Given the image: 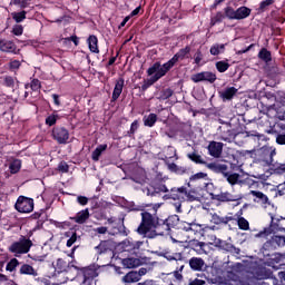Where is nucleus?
<instances>
[{"label":"nucleus","mask_w":285,"mask_h":285,"mask_svg":"<svg viewBox=\"0 0 285 285\" xmlns=\"http://www.w3.org/2000/svg\"><path fill=\"white\" fill-rule=\"evenodd\" d=\"M141 222L137 228L138 235L148 236L153 239L157 236L170 235V228L175 227L173 223L174 217L159 218L157 214H150L149 212H142Z\"/></svg>","instance_id":"f257e3e1"},{"label":"nucleus","mask_w":285,"mask_h":285,"mask_svg":"<svg viewBox=\"0 0 285 285\" xmlns=\"http://www.w3.org/2000/svg\"><path fill=\"white\" fill-rule=\"evenodd\" d=\"M277 155V150L271 146H263L257 150L258 161L265 164V166H273V170L276 175H284L285 164L275 165L273 157Z\"/></svg>","instance_id":"f03ea898"},{"label":"nucleus","mask_w":285,"mask_h":285,"mask_svg":"<svg viewBox=\"0 0 285 285\" xmlns=\"http://www.w3.org/2000/svg\"><path fill=\"white\" fill-rule=\"evenodd\" d=\"M188 264L189 268L195 273H202L205 271V273L208 274L206 277L207 279H217V269L213 266H208L204 258L194 256L188 261Z\"/></svg>","instance_id":"7ed1b4c3"},{"label":"nucleus","mask_w":285,"mask_h":285,"mask_svg":"<svg viewBox=\"0 0 285 285\" xmlns=\"http://www.w3.org/2000/svg\"><path fill=\"white\" fill-rule=\"evenodd\" d=\"M277 105V97L275 94L271 91H261L258 94V102L257 108L263 112V115H267L275 106Z\"/></svg>","instance_id":"20e7f679"},{"label":"nucleus","mask_w":285,"mask_h":285,"mask_svg":"<svg viewBox=\"0 0 285 285\" xmlns=\"http://www.w3.org/2000/svg\"><path fill=\"white\" fill-rule=\"evenodd\" d=\"M32 246H33L32 240L21 235L17 242H13L9 246L8 250L9 253H12L14 257H19V255H26L30 253V249L32 248Z\"/></svg>","instance_id":"39448f33"},{"label":"nucleus","mask_w":285,"mask_h":285,"mask_svg":"<svg viewBox=\"0 0 285 285\" xmlns=\"http://www.w3.org/2000/svg\"><path fill=\"white\" fill-rule=\"evenodd\" d=\"M210 168L212 173H215L216 175H223V177L226 179V181L229 183L230 186H237V184H242V180H239L242 176L237 173L228 171V165L217 163L216 166H212Z\"/></svg>","instance_id":"423d86ee"},{"label":"nucleus","mask_w":285,"mask_h":285,"mask_svg":"<svg viewBox=\"0 0 285 285\" xmlns=\"http://www.w3.org/2000/svg\"><path fill=\"white\" fill-rule=\"evenodd\" d=\"M285 246V236L283 235H273L271 239L266 240L262 247L263 255H269L268 253H275L279 248Z\"/></svg>","instance_id":"0eeeda50"},{"label":"nucleus","mask_w":285,"mask_h":285,"mask_svg":"<svg viewBox=\"0 0 285 285\" xmlns=\"http://www.w3.org/2000/svg\"><path fill=\"white\" fill-rule=\"evenodd\" d=\"M186 187H173L167 194L163 196V199H173L174 202H178V205H176L177 212L181 209V203L186 202Z\"/></svg>","instance_id":"6e6552de"},{"label":"nucleus","mask_w":285,"mask_h":285,"mask_svg":"<svg viewBox=\"0 0 285 285\" xmlns=\"http://www.w3.org/2000/svg\"><path fill=\"white\" fill-rule=\"evenodd\" d=\"M284 217L275 218L272 216V222L269 227L264 228L258 234L255 235V237H268V235H273V233H279L282 230H285L284 227L279 225V222H282Z\"/></svg>","instance_id":"1a4fd4ad"},{"label":"nucleus","mask_w":285,"mask_h":285,"mask_svg":"<svg viewBox=\"0 0 285 285\" xmlns=\"http://www.w3.org/2000/svg\"><path fill=\"white\" fill-rule=\"evenodd\" d=\"M14 208L18 213H32L35 210V199L26 196H19Z\"/></svg>","instance_id":"9d476101"},{"label":"nucleus","mask_w":285,"mask_h":285,"mask_svg":"<svg viewBox=\"0 0 285 285\" xmlns=\"http://www.w3.org/2000/svg\"><path fill=\"white\" fill-rule=\"evenodd\" d=\"M80 271L83 276L81 285H92V279H95V277H99V267L95 264L82 267Z\"/></svg>","instance_id":"9b49d317"},{"label":"nucleus","mask_w":285,"mask_h":285,"mask_svg":"<svg viewBox=\"0 0 285 285\" xmlns=\"http://www.w3.org/2000/svg\"><path fill=\"white\" fill-rule=\"evenodd\" d=\"M51 136L57 144H68V139H70V131H68L66 127L57 126L53 127Z\"/></svg>","instance_id":"f8f14e48"},{"label":"nucleus","mask_w":285,"mask_h":285,"mask_svg":"<svg viewBox=\"0 0 285 285\" xmlns=\"http://www.w3.org/2000/svg\"><path fill=\"white\" fill-rule=\"evenodd\" d=\"M191 81H194V83H200L202 81H207V83H215V81H217V75L212 71H202L193 75Z\"/></svg>","instance_id":"ddd939ff"},{"label":"nucleus","mask_w":285,"mask_h":285,"mask_svg":"<svg viewBox=\"0 0 285 285\" xmlns=\"http://www.w3.org/2000/svg\"><path fill=\"white\" fill-rule=\"evenodd\" d=\"M187 157L190 159V161H193L194 164H200L202 166H205L206 168H208V170H213L212 166H217V161L214 163H208L206 161L202 155L197 154V151H193L187 154Z\"/></svg>","instance_id":"4468645a"},{"label":"nucleus","mask_w":285,"mask_h":285,"mask_svg":"<svg viewBox=\"0 0 285 285\" xmlns=\"http://www.w3.org/2000/svg\"><path fill=\"white\" fill-rule=\"evenodd\" d=\"M71 222H75V224H79L82 226L83 224L88 223V219H90V209L85 208L78 213H76L75 216L69 217Z\"/></svg>","instance_id":"2eb2a0df"},{"label":"nucleus","mask_w":285,"mask_h":285,"mask_svg":"<svg viewBox=\"0 0 285 285\" xmlns=\"http://www.w3.org/2000/svg\"><path fill=\"white\" fill-rule=\"evenodd\" d=\"M119 246L125 253H137V250H139L141 246V242H134V240H130V238H127L122 240L119 244Z\"/></svg>","instance_id":"dca6fc26"},{"label":"nucleus","mask_w":285,"mask_h":285,"mask_svg":"<svg viewBox=\"0 0 285 285\" xmlns=\"http://www.w3.org/2000/svg\"><path fill=\"white\" fill-rule=\"evenodd\" d=\"M218 134L220 135V139L223 141H230L235 140V137H237V132H235V129H230V127H218Z\"/></svg>","instance_id":"f3484780"},{"label":"nucleus","mask_w":285,"mask_h":285,"mask_svg":"<svg viewBox=\"0 0 285 285\" xmlns=\"http://www.w3.org/2000/svg\"><path fill=\"white\" fill-rule=\"evenodd\" d=\"M207 149L210 157H215L217 159L222 157V151L224 150V144L213 140L209 142Z\"/></svg>","instance_id":"a211bd4d"},{"label":"nucleus","mask_w":285,"mask_h":285,"mask_svg":"<svg viewBox=\"0 0 285 285\" xmlns=\"http://www.w3.org/2000/svg\"><path fill=\"white\" fill-rule=\"evenodd\" d=\"M212 199L226 204L228 202H237V196L230 194V191H222L220 194H212Z\"/></svg>","instance_id":"6ab92c4d"},{"label":"nucleus","mask_w":285,"mask_h":285,"mask_svg":"<svg viewBox=\"0 0 285 285\" xmlns=\"http://www.w3.org/2000/svg\"><path fill=\"white\" fill-rule=\"evenodd\" d=\"M271 119H279V121H284L285 119V111L279 104L276 102L275 107L269 109L268 114Z\"/></svg>","instance_id":"aec40b11"},{"label":"nucleus","mask_w":285,"mask_h":285,"mask_svg":"<svg viewBox=\"0 0 285 285\" xmlns=\"http://www.w3.org/2000/svg\"><path fill=\"white\" fill-rule=\"evenodd\" d=\"M175 66H177V62L171 58L169 59L167 62H165L163 66L160 65V69L159 71L156 73V76L158 78L161 79V77H166V75H168V72H170V70H173V68H175Z\"/></svg>","instance_id":"412c9836"},{"label":"nucleus","mask_w":285,"mask_h":285,"mask_svg":"<svg viewBox=\"0 0 285 285\" xmlns=\"http://www.w3.org/2000/svg\"><path fill=\"white\" fill-rule=\"evenodd\" d=\"M267 257V263L269 266H274L275 264H282L284 262L285 256L282 253L268 252V255H264Z\"/></svg>","instance_id":"4be33fe9"},{"label":"nucleus","mask_w":285,"mask_h":285,"mask_svg":"<svg viewBox=\"0 0 285 285\" xmlns=\"http://www.w3.org/2000/svg\"><path fill=\"white\" fill-rule=\"evenodd\" d=\"M159 193H169L168 187L165 184H156L147 188V195L150 197H157Z\"/></svg>","instance_id":"5701e85b"},{"label":"nucleus","mask_w":285,"mask_h":285,"mask_svg":"<svg viewBox=\"0 0 285 285\" xmlns=\"http://www.w3.org/2000/svg\"><path fill=\"white\" fill-rule=\"evenodd\" d=\"M212 222L216 226H226V224H228L229 222H235V217L233 216V214H229V216H219L217 214H214L212 216Z\"/></svg>","instance_id":"b1692460"},{"label":"nucleus","mask_w":285,"mask_h":285,"mask_svg":"<svg viewBox=\"0 0 285 285\" xmlns=\"http://www.w3.org/2000/svg\"><path fill=\"white\" fill-rule=\"evenodd\" d=\"M218 247L220 248V250H225L226 253H234L235 255H239V253H242V249L235 247V245L226 240H219Z\"/></svg>","instance_id":"393cba45"},{"label":"nucleus","mask_w":285,"mask_h":285,"mask_svg":"<svg viewBox=\"0 0 285 285\" xmlns=\"http://www.w3.org/2000/svg\"><path fill=\"white\" fill-rule=\"evenodd\" d=\"M124 83L125 80L124 78H119L116 81L114 91H112V96H111V101H117V99H119V97H121V92H124Z\"/></svg>","instance_id":"a878e982"},{"label":"nucleus","mask_w":285,"mask_h":285,"mask_svg":"<svg viewBox=\"0 0 285 285\" xmlns=\"http://www.w3.org/2000/svg\"><path fill=\"white\" fill-rule=\"evenodd\" d=\"M190 46H186L185 48L183 49H179L178 52H176L174 56H173V60H175V62L177 63L179 60L180 61H184V59H188V56L190 55Z\"/></svg>","instance_id":"bb28decb"},{"label":"nucleus","mask_w":285,"mask_h":285,"mask_svg":"<svg viewBox=\"0 0 285 285\" xmlns=\"http://www.w3.org/2000/svg\"><path fill=\"white\" fill-rule=\"evenodd\" d=\"M88 48L90 52H94L95 55H99V39L97 36L91 35L87 39Z\"/></svg>","instance_id":"cd10ccee"},{"label":"nucleus","mask_w":285,"mask_h":285,"mask_svg":"<svg viewBox=\"0 0 285 285\" xmlns=\"http://www.w3.org/2000/svg\"><path fill=\"white\" fill-rule=\"evenodd\" d=\"M250 12H253V10L246 6L239 7L238 9H236V21H242L244 19H248V17H250Z\"/></svg>","instance_id":"c85d7f7f"},{"label":"nucleus","mask_w":285,"mask_h":285,"mask_svg":"<svg viewBox=\"0 0 285 285\" xmlns=\"http://www.w3.org/2000/svg\"><path fill=\"white\" fill-rule=\"evenodd\" d=\"M254 277H256V279H267L268 277V272L266 271V267L262 266V265H256L253 271H252Z\"/></svg>","instance_id":"c756f323"},{"label":"nucleus","mask_w":285,"mask_h":285,"mask_svg":"<svg viewBox=\"0 0 285 285\" xmlns=\"http://www.w3.org/2000/svg\"><path fill=\"white\" fill-rule=\"evenodd\" d=\"M19 274L20 275H29L31 277H37V275H39V273H37V269H35V267H32V265L26 264V263H23L20 266Z\"/></svg>","instance_id":"7c9ffc66"},{"label":"nucleus","mask_w":285,"mask_h":285,"mask_svg":"<svg viewBox=\"0 0 285 285\" xmlns=\"http://www.w3.org/2000/svg\"><path fill=\"white\" fill-rule=\"evenodd\" d=\"M112 235H121V237H128V235H130V230L126 228L124 222H119L118 224H116V226H114Z\"/></svg>","instance_id":"2f4dec72"},{"label":"nucleus","mask_w":285,"mask_h":285,"mask_svg":"<svg viewBox=\"0 0 285 285\" xmlns=\"http://www.w3.org/2000/svg\"><path fill=\"white\" fill-rule=\"evenodd\" d=\"M121 282L122 284H137L139 282V274L136 271H131L122 276Z\"/></svg>","instance_id":"473e14b6"},{"label":"nucleus","mask_w":285,"mask_h":285,"mask_svg":"<svg viewBox=\"0 0 285 285\" xmlns=\"http://www.w3.org/2000/svg\"><path fill=\"white\" fill-rule=\"evenodd\" d=\"M124 268H137L141 264V259L135 257H128L121 259Z\"/></svg>","instance_id":"72a5a7b5"},{"label":"nucleus","mask_w":285,"mask_h":285,"mask_svg":"<svg viewBox=\"0 0 285 285\" xmlns=\"http://www.w3.org/2000/svg\"><path fill=\"white\" fill-rule=\"evenodd\" d=\"M164 257L165 259H167V262H185L186 261V256L181 252L174 253V254L165 253Z\"/></svg>","instance_id":"f704fd0d"},{"label":"nucleus","mask_w":285,"mask_h":285,"mask_svg":"<svg viewBox=\"0 0 285 285\" xmlns=\"http://www.w3.org/2000/svg\"><path fill=\"white\" fill-rule=\"evenodd\" d=\"M65 237H69L66 244L67 248H72L77 244V240L81 239V236L77 232H66Z\"/></svg>","instance_id":"c9c22d12"},{"label":"nucleus","mask_w":285,"mask_h":285,"mask_svg":"<svg viewBox=\"0 0 285 285\" xmlns=\"http://www.w3.org/2000/svg\"><path fill=\"white\" fill-rule=\"evenodd\" d=\"M1 52H14L17 50V45L12 41L0 40Z\"/></svg>","instance_id":"e433bc0d"},{"label":"nucleus","mask_w":285,"mask_h":285,"mask_svg":"<svg viewBox=\"0 0 285 285\" xmlns=\"http://www.w3.org/2000/svg\"><path fill=\"white\" fill-rule=\"evenodd\" d=\"M105 150H108L107 144L98 145L91 154L92 161H99V158L105 153Z\"/></svg>","instance_id":"4c0bfd02"},{"label":"nucleus","mask_w":285,"mask_h":285,"mask_svg":"<svg viewBox=\"0 0 285 285\" xmlns=\"http://www.w3.org/2000/svg\"><path fill=\"white\" fill-rule=\"evenodd\" d=\"M237 95V88L228 87L222 94L220 97L224 101H230Z\"/></svg>","instance_id":"58836bf2"},{"label":"nucleus","mask_w":285,"mask_h":285,"mask_svg":"<svg viewBox=\"0 0 285 285\" xmlns=\"http://www.w3.org/2000/svg\"><path fill=\"white\" fill-rule=\"evenodd\" d=\"M258 59L264 61V63H271L273 61V53L268 49L262 48L258 52Z\"/></svg>","instance_id":"ea45409f"},{"label":"nucleus","mask_w":285,"mask_h":285,"mask_svg":"<svg viewBox=\"0 0 285 285\" xmlns=\"http://www.w3.org/2000/svg\"><path fill=\"white\" fill-rule=\"evenodd\" d=\"M237 226L239 230H250V223L244 217H242V210H239L237 214Z\"/></svg>","instance_id":"a19ab883"},{"label":"nucleus","mask_w":285,"mask_h":285,"mask_svg":"<svg viewBox=\"0 0 285 285\" xmlns=\"http://www.w3.org/2000/svg\"><path fill=\"white\" fill-rule=\"evenodd\" d=\"M159 77L156 76V73L154 76H151L149 79H144L142 85L140 87L141 92H146V90H148V88H150V86H154V83H157V81H159Z\"/></svg>","instance_id":"79ce46f5"},{"label":"nucleus","mask_w":285,"mask_h":285,"mask_svg":"<svg viewBox=\"0 0 285 285\" xmlns=\"http://www.w3.org/2000/svg\"><path fill=\"white\" fill-rule=\"evenodd\" d=\"M250 195L256 197L254 202H257V204H268V196H266L264 193L259 190H250Z\"/></svg>","instance_id":"37998d69"},{"label":"nucleus","mask_w":285,"mask_h":285,"mask_svg":"<svg viewBox=\"0 0 285 285\" xmlns=\"http://www.w3.org/2000/svg\"><path fill=\"white\" fill-rule=\"evenodd\" d=\"M97 255H106L108 250H110V244L108 240H101L99 245L95 247Z\"/></svg>","instance_id":"c03bdc74"},{"label":"nucleus","mask_w":285,"mask_h":285,"mask_svg":"<svg viewBox=\"0 0 285 285\" xmlns=\"http://www.w3.org/2000/svg\"><path fill=\"white\" fill-rule=\"evenodd\" d=\"M142 121L144 126H147V128H153V126L157 124V114H149L148 116H144Z\"/></svg>","instance_id":"a18cd8bd"},{"label":"nucleus","mask_w":285,"mask_h":285,"mask_svg":"<svg viewBox=\"0 0 285 285\" xmlns=\"http://www.w3.org/2000/svg\"><path fill=\"white\" fill-rule=\"evenodd\" d=\"M278 128H281V132L276 136V144L279 146H285V124L279 122Z\"/></svg>","instance_id":"49530a36"},{"label":"nucleus","mask_w":285,"mask_h":285,"mask_svg":"<svg viewBox=\"0 0 285 285\" xmlns=\"http://www.w3.org/2000/svg\"><path fill=\"white\" fill-rule=\"evenodd\" d=\"M59 119H61V116H59V114H57V111H53L51 115H49L46 120L45 124L46 126L52 127L56 126L57 121H59Z\"/></svg>","instance_id":"de8ad7c7"},{"label":"nucleus","mask_w":285,"mask_h":285,"mask_svg":"<svg viewBox=\"0 0 285 285\" xmlns=\"http://www.w3.org/2000/svg\"><path fill=\"white\" fill-rule=\"evenodd\" d=\"M24 88L26 90H28V88H31L33 92H39V90H41V80L33 78L30 83L24 85Z\"/></svg>","instance_id":"09e8293b"},{"label":"nucleus","mask_w":285,"mask_h":285,"mask_svg":"<svg viewBox=\"0 0 285 285\" xmlns=\"http://www.w3.org/2000/svg\"><path fill=\"white\" fill-rule=\"evenodd\" d=\"M173 95H175V91L170 88H166L160 90V92L158 94V99L159 101H166V99H170Z\"/></svg>","instance_id":"8fccbe9b"},{"label":"nucleus","mask_w":285,"mask_h":285,"mask_svg":"<svg viewBox=\"0 0 285 285\" xmlns=\"http://www.w3.org/2000/svg\"><path fill=\"white\" fill-rule=\"evenodd\" d=\"M225 19H226V16L224 14V12L222 11L216 12V14L210 18V27L213 28L217 26V23H222V21H224Z\"/></svg>","instance_id":"3c124183"},{"label":"nucleus","mask_w":285,"mask_h":285,"mask_svg":"<svg viewBox=\"0 0 285 285\" xmlns=\"http://www.w3.org/2000/svg\"><path fill=\"white\" fill-rule=\"evenodd\" d=\"M224 16H225V19H229V21H235L236 10L233 7L227 6L224 8Z\"/></svg>","instance_id":"603ef678"},{"label":"nucleus","mask_w":285,"mask_h":285,"mask_svg":"<svg viewBox=\"0 0 285 285\" xmlns=\"http://www.w3.org/2000/svg\"><path fill=\"white\" fill-rule=\"evenodd\" d=\"M26 14H28V12L26 10H22L20 12H12L11 17L13 21H16V23H21L26 21Z\"/></svg>","instance_id":"864d4df0"},{"label":"nucleus","mask_w":285,"mask_h":285,"mask_svg":"<svg viewBox=\"0 0 285 285\" xmlns=\"http://www.w3.org/2000/svg\"><path fill=\"white\" fill-rule=\"evenodd\" d=\"M161 70V62L157 61L147 69L148 77H155Z\"/></svg>","instance_id":"5fc2aeb1"},{"label":"nucleus","mask_w":285,"mask_h":285,"mask_svg":"<svg viewBox=\"0 0 285 285\" xmlns=\"http://www.w3.org/2000/svg\"><path fill=\"white\" fill-rule=\"evenodd\" d=\"M9 170L11 175H17L21 170V161L19 159H14L10 165H9Z\"/></svg>","instance_id":"6e6d98bb"},{"label":"nucleus","mask_w":285,"mask_h":285,"mask_svg":"<svg viewBox=\"0 0 285 285\" xmlns=\"http://www.w3.org/2000/svg\"><path fill=\"white\" fill-rule=\"evenodd\" d=\"M19 259L17 258H11L10 262L7 263L6 271L9 273H14L17 271V266H19Z\"/></svg>","instance_id":"4d7b16f0"},{"label":"nucleus","mask_w":285,"mask_h":285,"mask_svg":"<svg viewBox=\"0 0 285 285\" xmlns=\"http://www.w3.org/2000/svg\"><path fill=\"white\" fill-rule=\"evenodd\" d=\"M224 50H226V46H224V45H214V46L210 47L209 52L214 57H217V55H219L220 52H224Z\"/></svg>","instance_id":"13d9d810"},{"label":"nucleus","mask_w":285,"mask_h":285,"mask_svg":"<svg viewBox=\"0 0 285 285\" xmlns=\"http://www.w3.org/2000/svg\"><path fill=\"white\" fill-rule=\"evenodd\" d=\"M2 86H4V88H14V77L4 76L2 78Z\"/></svg>","instance_id":"bf43d9fd"},{"label":"nucleus","mask_w":285,"mask_h":285,"mask_svg":"<svg viewBox=\"0 0 285 285\" xmlns=\"http://www.w3.org/2000/svg\"><path fill=\"white\" fill-rule=\"evenodd\" d=\"M229 68H230V63L224 60L216 62V70H218V72H226V70H228Z\"/></svg>","instance_id":"052dcab7"},{"label":"nucleus","mask_w":285,"mask_h":285,"mask_svg":"<svg viewBox=\"0 0 285 285\" xmlns=\"http://www.w3.org/2000/svg\"><path fill=\"white\" fill-rule=\"evenodd\" d=\"M199 179H208V174L204 171H199L189 177L190 181H197Z\"/></svg>","instance_id":"680f3d73"},{"label":"nucleus","mask_w":285,"mask_h":285,"mask_svg":"<svg viewBox=\"0 0 285 285\" xmlns=\"http://www.w3.org/2000/svg\"><path fill=\"white\" fill-rule=\"evenodd\" d=\"M56 266L60 273H63L68 269V263L63 258H58Z\"/></svg>","instance_id":"e2e57ef3"},{"label":"nucleus","mask_w":285,"mask_h":285,"mask_svg":"<svg viewBox=\"0 0 285 285\" xmlns=\"http://www.w3.org/2000/svg\"><path fill=\"white\" fill-rule=\"evenodd\" d=\"M21 68V61L19 60H12L9 62V70L10 72H17Z\"/></svg>","instance_id":"0e129e2a"},{"label":"nucleus","mask_w":285,"mask_h":285,"mask_svg":"<svg viewBox=\"0 0 285 285\" xmlns=\"http://www.w3.org/2000/svg\"><path fill=\"white\" fill-rule=\"evenodd\" d=\"M92 215L95 219H106V210L102 208L96 209Z\"/></svg>","instance_id":"69168bd1"},{"label":"nucleus","mask_w":285,"mask_h":285,"mask_svg":"<svg viewBox=\"0 0 285 285\" xmlns=\"http://www.w3.org/2000/svg\"><path fill=\"white\" fill-rule=\"evenodd\" d=\"M11 32H12V35H14L16 37H21V35H23V26H21V24H14Z\"/></svg>","instance_id":"338daca9"},{"label":"nucleus","mask_w":285,"mask_h":285,"mask_svg":"<svg viewBox=\"0 0 285 285\" xmlns=\"http://www.w3.org/2000/svg\"><path fill=\"white\" fill-rule=\"evenodd\" d=\"M275 97H276V104L278 102L285 106V91H277Z\"/></svg>","instance_id":"774afa93"}]
</instances>
